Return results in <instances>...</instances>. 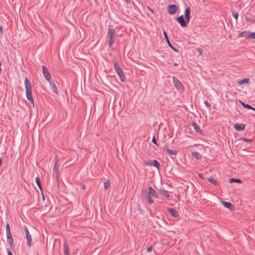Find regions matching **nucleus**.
Wrapping results in <instances>:
<instances>
[{
    "label": "nucleus",
    "mask_w": 255,
    "mask_h": 255,
    "mask_svg": "<svg viewBox=\"0 0 255 255\" xmlns=\"http://www.w3.org/2000/svg\"><path fill=\"white\" fill-rule=\"evenodd\" d=\"M239 140L245 141L249 142H250V143L253 142V139H251V138H246L245 137H241V138H240L239 139Z\"/></svg>",
    "instance_id": "c85d7f7f"
},
{
    "label": "nucleus",
    "mask_w": 255,
    "mask_h": 255,
    "mask_svg": "<svg viewBox=\"0 0 255 255\" xmlns=\"http://www.w3.org/2000/svg\"><path fill=\"white\" fill-rule=\"evenodd\" d=\"M253 110H254V111H255V108H254V109H253Z\"/></svg>",
    "instance_id": "49530a36"
},
{
    "label": "nucleus",
    "mask_w": 255,
    "mask_h": 255,
    "mask_svg": "<svg viewBox=\"0 0 255 255\" xmlns=\"http://www.w3.org/2000/svg\"><path fill=\"white\" fill-rule=\"evenodd\" d=\"M111 183L109 179H106L104 182V188L107 189L110 188Z\"/></svg>",
    "instance_id": "412c9836"
},
{
    "label": "nucleus",
    "mask_w": 255,
    "mask_h": 255,
    "mask_svg": "<svg viewBox=\"0 0 255 255\" xmlns=\"http://www.w3.org/2000/svg\"><path fill=\"white\" fill-rule=\"evenodd\" d=\"M48 81L49 82L50 86H51L53 91L55 93L57 94L58 93V90H57V87H56L55 84L54 83V81L51 80V79L49 80V81Z\"/></svg>",
    "instance_id": "f8f14e48"
},
{
    "label": "nucleus",
    "mask_w": 255,
    "mask_h": 255,
    "mask_svg": "<svg viewBox=\"0 0 255 255\" xmlns=\"http://www.w3.org/2000/svg\"><path fill=\"white\" fill-rule=\"evenodd\" d=\"M166 151L169 155H175L177 153L176 151H173L169 149H166Z\"/></svg>",
    "instance_id": "cd10ccee"
},
{
    "label": "nucleus",
    "mask_w": 255,
    "mask_h": 255,
    "mask_svg": "<svg viewBox=\"0 0 255 255\" xmlns=\"http://www.w3.org/2000/svg\"><path fill=\"white\" fill-rule=\"evenodd\" d=\"M1 161L2 160H0V166L1 165V164H2Z\"/></svg>",
    "instance_id": "a18cd8bd"
},
{
    "label": "nucleus",
    "mask_w": 255,
    "mask_h": 255,
    "mask_svg": "<svg viewBox=\"0 0 255 255\" xmlns=\"http://www.w3.org/2000/svg\"><path fill=\"white\" fill-rule=\"evenodd\" d=\"M198 176H199V177H200L201 178H202V179H204V176H203V175L202 173H199V174H198Z\"/></svg>",
    "instance_id": "a19ab883"
},
{
    "label": "nucleus",
    "mask_w": 255,
    "mask_h": 255,
    "mask_svg": "<svg viewBox=\"0 0 255 255\" xmlns=\"http://www.w3.org/2000/svg\"><path fill=\"white\" fill-rule=\"evenodd\" d=\"M234 128L236 130L238 131H243L245 128V125L243 124L241 125H235L234 126Z\"/></svg>",
    "instance_id": "dca6fc26"
},
{
    "label": "nucleus",
    "mask_w": 255,
    "mask_h": 255,
    "mask_svg": "<svg viewBox=\"0 0 255 255\" xmlns=\"http://www.w3.org/2000/svg\"><path fill=\"white\" fill-rule=\"evenodd\" d=\"M222 203L225 208H228L231 210H234V207L231 203L226 201H222Z\"/></svg>",
    "instance_id": "4468645a"
},
{
    "label": "nucleus",
    "mask_w": 255,
    "mask_h": 255,
    "mask_svg": "<svg viewBox=\"0 0 255 255\" xmlns=\"http://www.w3.org/2000/svg\"><path fill=\"white\" fill-rule=\"evenodd\" d=\"M192 157L196 159H199L201 158V154L198 152H192Z\"/></svg>",
    "instance_id": "aec40b11"
},
{
    "label": "nucleus",
    "mask_w": 255,
    "mask_h": 255,
    "mask_svg": "<svg viewBox=\"0 0 255 255\" xmlns=\"http://www.w3.org/2000/svg\"><path fill=\"white\" fill-rule=\"evenodd\" d=\"M117 74L119 76L120 79L122 82H124L126 79V77L125 76L124 73L122 69L119 70L117 72Z\"/></svg>",
    "instance_id": "2eb2a0df"
},
{
    "label": "nucleus",
    "mask_w": 255,
    "mask_h": 255,
    "mask_svg": "<svg viewBox=\"0 0 255 255\" xmlns=\"http://www.w3.org/2000/svg\"><path fill=\"white\" fill-rule=\"evenodd\" d=\"M249 79L248 78H245L243 80H241L240 81H238V84L239 85H242L244 83H249Z\"/></svg>",
    "instance_id": "4be33fe9"
},
{
    "label": "nucleus",
    "mask_w": 255,
    "mask_h": 255,
    "mask_svg": "<svg viewBox=\"0 0 255 255\" xmlns=\"http://www.w3.org/2000/svg\"><path fill=\"white\" fill-rule=\"evenodd\" d=\"M81 187L82 189H85V185L84 184H82V186H81Z\"/></svg>",
    "instance_id": "37998d69"
},
{
    "label": "nucleus",
    "mask_w": 255,
    "mask_h": 255,
    "mask_svg": "<svg viewBox=\"0 0 255 255\" xmlns=\"http://www.w3.org/2000/svg\"><path fill=\"white\" fill-rule=\"evenodd\" d=\"M152 142H153V143H155V144H157V143H156V139H155V136H153V137L152 138Z\"/></svg>",
    "instance_id": "ea45409f"
},
{
    "label": "nucleus",
    "mask_w": 255,
    "mask_h": 255,
    "mask_svg": "<svg viewBox=\"0 0 255 255\" xmlns=\"http://www.w3.org/2000/svg\"><path fill=\"white\" fill-rule=\"evenodd\" d=\"M24 86L26 90V98L29 102L34 105L33 99L32 95V85L28 78L24 79Z\"/></svg>",
    "instance_id": "f03ea898"
},
{
    "label": "nucleus",
    "mask_w": 255,
    "mask_h": 255,
    "mask_svg": "<svg viewBox=\"0 0 255 255\" xmlns=\"http://www.w3.org/2000/svg\"><path fill=\"white\" fill-rule=\"evenodd\" d=\"M208 181L213 184V185H215V186H217L218 185V183L217 182V181L216 180H215L214 179H213V178L212 177H209L208 178Z\"/></svg>",
    "instance_id": "5701e85b"
},
{
    "label": "nucleus",
    "mask_w": 255,
    "mask_h": 255,
    "mask_svg": "<svg viewBox=\"0 0 255 255\" xmlns=\"http://www.w3.org/2000/svg\"><path fill=\"white\" fill-rule=\"evenodd\" d=\"M240 103H241L243 107L245 108L248 109H252V110L254 109V108H253L252 107H251L250 105H249L248 104H246L241 101H240Z\"/></svg>",
    "instance_id": "393cba45"
},
{
    "label": "nucleus",
    "mask_w": 255,
    "mask_h": 255,
    "mask_svg": "<svg viewBox=\"0 0 255 255\" xmlns=\"http://www.w3.org/2000/svg\"><path fill=\"white\" fill-rule=\"evenodd\" d=\"M148 246V247L147 248V252L149 253V252H151L152 250V246L151 245H149L148 244L147 245Z\"/></svg>",
    "instance_id": "473e14b6"
},
{
    "label": "nucleus",
    "mask_w": 255,
    "mask_h": 255,
    "mask_svg": "<svg viewBox=\"0 0 255 255\" xmlns=\"http://www.w3.org/2000/svg\"><path fill=\"white\" fill-rule=\"evenodd\" d=\"M240 35L247 38L255 39V32L243 31L240 33Z\"/></svg>",
    "instance_id": "39448f33"
},
{
    "label": "nucleus",
    "mask_w": 255,
    "mask_h": 255,
    "mask_svg": "<svg viewBox=\"0 0 255 255\" xmlns=\"http://www.w3.org/2000/svg\"><path fill=\"white\" fill-rule=\"evenodd\" d=\"M108 35L109 38V47H111L116 40L115 30L113 28H109Z\"/></svg>",
    "instance_id": "7ed1b4c3"
},
{
    "label": "nucleus",
    "mask_w": 255,
    "mask_h": 255,
    "mask_svg": "<svg viewBox=\"0 0 255 255\" xmlns=\"http://www.w3.org/2000/svg\"><path fill=\"white\" fill-rule=\"evenodd\" d=\"M160 194L166 198H168L170 196L168 191L165 190H160Z\"/></svg>",
    "instance_id": "a211bd4d"
},
{
    "label": "nucleus",
    "mask_w": 255,
    "mask_h": 255,
    "mask_svg": "<svg viewBox=\"0 0 255 255\" xmlns=\"http://www.w3.org/2000/svg\"><path fill=\"white\" fill-rule=\"evenodd\" d=\"M24 231H25V235H26V238L27 240V245L29 247H30L31 246L32 239H31V235H30V234L29 233L27 228L25 226L24 227Z\"/></svg>",
    "instance_id": "0eeeda50"
},
{
    "label": "nucleus",
    "mask_w": 255,
    "mask_h": 255,
    "mask_svg": "<svg viewBox=\"0 0 255 255\" xmlns=\"http://www.w3.org/2000/svg\"><path fill=\"white\" fill-rule=\"evenodd\" d=\"M204 104L208 107L210 108L211 107V104L207 101H204Z\"/></svg>",
    "instance_id": "c9c22d12"
},
{
    "label": "nucleus",
    "mask_w": 255,
    "mask_h": 255,
    "mask_svg": "<svg viewBox=\"0 0 255 255\" xmlns=\"http://www.w3.org/2000/svg\"><path fill=\"white\" fill-rule=\"evenodd\" d=\"M233 16L235 19H236V20H237L239 15L237 13H233Z\"/></svg>",
    "instance_id": "4c0bfd02"
},
{
    "label": "nucleus",
    "mask_w": 255,
    "mask_h": 255,
    "mask_svg": "<svg viewBox=\"0 0 255 255\" xmlns=\"http://www.w3.org/2000/svg\"><path fill=\"white\" fill-rule=\"evenodd\" d=\"M163 33L164 34V38L166 40L167 42L169 41V40L168 39V37L167 34L166 32L165 31H163Z\"/></svg>",
    "instance_id": "72a5a7b5"
},
{
    "label": "nucleus",
    "mask_w": 255,
    "mask_h": 255,
    "mask_svg": "<svg viewBox=\"0 0 255 255\" xmlns=\"http://www.w3.org/2000/svg\"><path fill=\"white\" fill-rule=\"evenodd\" d=\"M145 164L147 165V166H152V164H153V161L151 162V161H146L145 162Z\"/></svg>",
    "instance_id": "e433bc0d"
},
{
    "label": "nucleus",
    "mask_w": 255,
    "mask_h": 255,
    "mask_svg": "<svg viewBox=\"0 0 255 255\" xmlns=\"http://www.w3.org/2000/svg\"><path fill=\"white\" fill-rule=\"evenodd\" d=\"M168 43V44L169 45V47H170L174 51H178V50H177L176 48H175L172 45V44L170 43V41H168L167 42Z\"/></svg>",
    "instance_id": "f704fd0d"
},
{
    "label": "nucleus",
    "mask_w": 255,
    "mask_h": 255,
    "mask_svg": "<svg viewBox=\"0 0 255 255\" xmlns=\"http://www.w3.org/2000/svg\"><path fill=\"white\" fill-rule=\"evenodd\" d=\"M167 211L174 217L176 218L179 216L178 212L173 208H168Z\"/></svg>",
    "instance_id": "9b49d317"
},
{
    "label": "nucleus",
    "mask_w": 255,
    "mask_h": 255,
    "mask_svg": "<svg viewBox=\"0 0 255 255\" xmlns=\"http://www.w3.org/2000/svg\"><path fill=\"white\" fill-rule=\"evenodd\" d=\"M114 67H115V69L116 71V72L117 71H118L119 70H120L121 69H122L119 66L118 63L117 62V61H114Z\"/></svg>",
    "instance_id": "bb28decb"
},
{
    "label": "nucleus",
    "mask_w": 255,
    "mask_h": 255,
    "mask_svg": "<svg viewBox=\"0 0 255 255\" xmlns=\"http://www.w3.org/2000/svg\"><path fill=\"white\" fill-rule=\"evenodd\" d=\"M35 181H36V183L37 184V185H38V186L39 187V188L40 189H42V186H41V181H40V179L39 178V177H36L35 178Z\"/></svg>",
    "instance_id": "b1692460"
},
{
    "label": "nucleus",
    "mask_w": 255,
    "mask_h": 255,
    "mask_svg": "<svg viewBox=\"0 0 255 255\" xmlns=\"http://www.w3.org/2000/svg\"><path fill=\"white\" fill-rule=\"evenodd\" d=\"M6 234H11L10 231L9 225L8 223H7L6 225Z\"/></svg>",
    "instance_id": "2f4dec72"
},
{
    "label": "nucleus",
    "mask_w": 255,
    "mask_h": 255,
    "mask_svg": "<svg viewBox=\"0 0 255 255\" xmlns=\"http://www.w3.org/2000/svg\"><path fill=\"white\" fill-rule=\"evenodd\" d=\"M172 79L173 81V83L176 88L180 92H182L184 91V88L180 82L175 77H173Z\"/></svg>",
    "instance_id": "20e7f679"
},
{
    "label": "nucleus",
    "mask_w": 255,
    "mask_h": 255,
    "mask_svg": "<svg viewBox=\"0 0 255 255\" xmlns=\"http://www.w3.org/2000/svg\"><path fill=\"white\" fill-rule=\"evenodd\" d=\"M59 166H60V164L58 163V160H56V162L55 163L54 166L53 170L56 173V178H57V179H58V178H59Z\"/></svg>",
    "instance_id": "9d476101"
},
{
    "label": "nucleus",
    "mask_w": 255,
    "mask_h": 255,
    "mask_svg": "<svg viewBox=\"0 0 255 255\" xmlns=\"http://www.w3.org/2000/svg\"><path fill=\"white\" fill-rule=\"evenodd\" d=\"M7 241V242L9 244L10 247L11 248L13 249L14 248V244L13 242V239L12 237L11 234H6Z\"/></svg>",
    "instance_id": "1a4fd4ad"
},
{
    "label": "nucleus",
    "mask_w": 255,
    "mask_h": 255,
    "mask_svg": "<svg viewBox=\"0 0 255 255\" xmlns=\"http://www.w3.org/2000/svg\"><path fill=\"white\" fill-rule=\"evenodd\" d=\"M2 26H1L0 27V32L1 33H2Z\"/></svg>",
    "instance_id": "c03bdc74"
},
{
    "label": "nucleus",
    "mask_w": 255,
    "mask_h": 255,
    "mask_svg": "<svg viewBox=\"0 0 255 255\" xmlns=\"http://www.w3.org/2000/svg\"><path fill=\"white\" fill-rule=\"evenodd\" d=\"M191 13V9L189 7L186 8L184 15L185 19L183 15H181L177 17V21L180 23L182 27H185L187 25V23H189L190 19V14Z\"/></svg>",
    "instance_id": "f257e3e1"
},
{
    "label": "nucleus",
    "mask_w": 255,
    "mask_h": 255,
    "mask_svg": "<svg viewBox=\"0 0 255 255\" xmlns=\"http://www.w3.org/2000/svg\"><path fill=\"white\" fill-rule=\"evenodd\" d=\"M192 126L193 127L194 129L196 130L197 132L201 133L202 130L200 129V128L198 127V126L195 123L193 122L192 124Z\"/></svg>",
    "instance_id": "6ab92c4d"
},
{
    "label": "nucleus",
    "mask_w": 255,
    "mask_h": 255,
    "mask_svg": "<svg viewBox=\"0 0 255 255\" xmlns=\"http://www.w3.org/2000/svg\"><path fill=\"white\" fill-rule=\"evenodd\" d=\"M69 245L65 242L64 244V255H69Z\"/></svg>",
    "instance_id": "f3484780"
},
{
    "label": "nucleus",
    "mask_w": 255,
    "mask_h": 255,
    "mask_svg": "<svg viewBox=\"0 0 255 255\" xmlns=\"http://www.w3.org/2000/svg\"><path fill=\"white\" fill-rule=\"evenodd\" d=\"M168 12L170 14H174L177 11V6L175 5H170L168 6Z\"/></svg>",
    "instance_id": "6e6552de"
},
{
    "label": "nucleus",
    "mask_w": 255,
    "mask_h": 255,
    "mask_svg": "<svg viewBox=\"0 0 255 255\" xmlns=\"http://www.w3.org/2000/svg\"><path fill=\"white\" fill-rule=\"evenodd\" d=\"M151 197H152L151 196L148 194L147 199V202L149 204H151L153 203V201Z\"/></svg>",
    "instance_id": "7c9ffc66"
},
{
    "label": "nucleus",
    "mask_w": 255,
    "mask_h": 255,
    "mask_svg": "<svg viewBox=\"0 0 255 255\" xmlns=\"http://www.w3.org/2000/svg\"><path fill=\"white\" fill-rule=\"evenodd\" d=\"M152 166H154V167H156L158 170L159 169L160 164L157 161V160H153V164H152Z\"/></svg>",
    "instance_id": "a878e982"
},
{
    "label": "nucleus",
    "mask_w": 255,
    "mask_h": 255,
    "mask_svg": "<svg viewBox=\"0 0 255 255\" xmlns=\"http://www.w3.org/2000/svg\"><path fill=\"white\" fill-rule=\"evenodd\" d=\"M198 52L200 55H202L203 53V50L202 49L199 48L198 49Z\"/></svg>",
    "instance_id": "58836bf2"
},
{
    "label": "nucleus",
    "mask_w": 255,
    "mask_h": 255,
    "mask_svg": "<svg viewBox=\"0 0 255 255\" xmlns=\"http://www.w3.org/2000/svg\"><path fill=\"white\" fill-rule=\"evenodd\" d=\"M149 192L148 194L150 195L151 196H153L155 198H157L158 196V195L156 192V191L152 188L151 186H149L148 187Z\"/></svg>",
    "instance_id": "ddd939ff"
},
{
    "label": "nucleus",
    "mask_w": 255,
    "mask_h": 255,
    "mask_svg": "<svg viewBox=\"0 0 255 255\" xmlns=\"http://www.w3.org/2000/svg\"><path fill=\"white\" fill-rule=\"evenodd\" d=\"M8 255H13L11 252L10 250L7 251Z\"/></svg>",
    "instance_id": "79ce46f5"
},
{
    "label": "nucleus",
    "mask_w": 255,
    "mask_h": 255,
    "mask_svg": "<svg viewBox=\"0 0 255 255\" xmlns=\"http://www.w3.org/2000/svg\"><path fill=\"white\" fill-rule=\"evenodd\" d=\"M42 73H43V75L44 77L47 81H49V80L51 79V76L48 70V69L44 65H43L42 66Z\"/></svg>",
    "instance_id": "423d86ee"
},
{
    "label": "nucleus",
    "mask_w": 255,
    "mask_h": 255,
    "mask_svg": "<svg viewBox=\"0 0 255 255\" xmlns=\"http://www.w3.org/2000/svg\"><path fill=\"white\" fill-rule=\"evenodd\" d=\"M230 182L231 183H233V182L241 183L242 182V181L240 179H236V178H231L230 179Z\"/></svg>",
    "instance_id": "c756f323"
}]
</instances>
